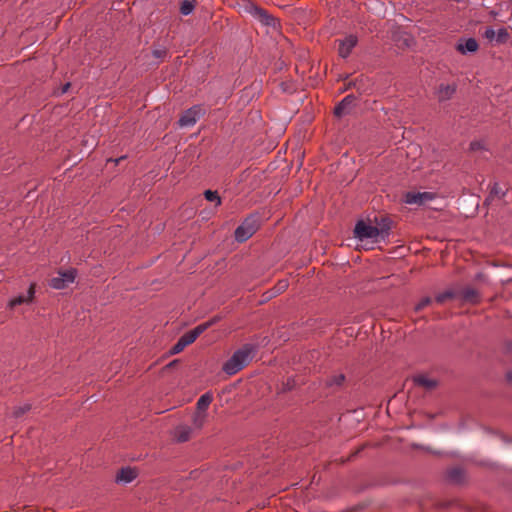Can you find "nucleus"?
Returning a JSON list of instances; mask_svg holds the SVG:
<instances>
[{
  "label": "nucleus",
  "mask_w": 512,
  "mask_h": 512,
  "mask_svg": "<svg viewBox=\"0 0 512 512\" xmlns=\"http://www.w3.org/2000/svg\"><path fill=\"white\" fill-rule=\"evenodd\" d=\"M470 146H471V149H475V148H477V145H475V143H471V145H470Z\"/></svg>",
  "instance_id": "nucleus-34"
},
{
  "label": "nucleus",
  "mask_w": 512,
  "mask_h": 512,
  "mask_svg": "<svg viewBox=\"0 0 512 512\" xmlns=\"http://www.w3.org/2000/svg\"><path fill=\"white\" fill-rule=\"evenodd\" d=\"M390 225L383 223L380 227L373 226L360 220L356 223L354 228V236L360 241L372 240V242H379L385 240L389 236Z\"/></svg>",
  "instance_id": "nucleus-2"
},
{
  "label": "nucleus",
  "mask_w": 512,
  "mask_h": 512,
  "mask_svg": "<svg viewBox=\"0 0 512 512\" xmlns=\"http://www.w3.org/2000/svg\"><path fill=\"white\" fill-rule=\"evenodd\" d=\"M506 378L508 380V382L512 383V370L509 371L507 374H506Z\"/></svg>",
  "instance_id": "nucleus-31"
},
{
  "label": "nucleus",
  "mask_w": 512,
  "mask_h": 512,
  "mask_svg": "<svg viewBox=\"0 0 512 512\" xmlns=\"http://www.w3.org/2000/svg\"><path fill=\"white\" fill-rule=\"evenodd\" d=\"M355 101L356 97L354 95H347L344 97L334 108L335 116L341 117L350 113Z\"/></svg>",
  "instance_id": "nucleus-12"
},
{
  "label": "nucleus",
  "mask_w": 512,
  "mask_h": 512,
  "mask_svg": "<svg viewBox=\"0 0 512 512\" xmlns=\"http://www.w3.org/2000/svg\"><path fill=\"white\" fill-rule=\"evenodd\" d=\"M258 228V218L256 216H249L235 230V239L238 242H245L255 234Z\"/></svg>",
  "instance_id": "nucleus-3"
},
{
  "label": "nucleus",
  "mask_w": 512,
  "mask_h": 512,
  "mask_svg": "<svg viewBox=\"0 0 512 512\" xmlns=\"http://www.w3.org/2000/svg\"><path fill=\"white\" fill-rule=\"evenodd\" d=\"M435 198V194L431 192H407L404 201L407 204L422 205Z\"/></svg>",
  "instance_id": "nucleus-9"
},
{
  "label": "nucleus",
  "mask_w": 512,
  "mask_h": 512,
  "mask_svg": "<svg viewBox=\"0 0 512 512\" xmlns=\"http://www.w3.org/2000/svg\"><path fill=\"white\" fill-rule=\"evenodd\" d=\"M505 194L506 191H504L498 183L493 184L490 192V197L496 196L498 198H502L505 196Z\"/></svg>",
  "instance_id": "nucleus-27"
},
{
  "label": "nucleus",
  "mask_w": 512,
  "mask_h": 512,
  "mask_svg": "<svg viewBox=\"0 0 512 512\" xmlns=\"http://www.w3.org/2000/svg\"><path fill=\"white\" fill-rule=\"evenodd\" d=\"M195 8V0H183L180 4V13L187 16L193 12Z\"/></svg>",
  "instance_id": "nucleus-20"
},
{
  "label": "nucleus",
  "mask_w": 512,
  "mask_h": 512,
  "mask_svg": "<svg viewBox=\"0 0 512 512\" xmlns=\"http://www.w3.org/2000/svg\"><path fill=\"white\" fill-rule=\"evenodd\" d=\"M204 195L208 201L216 202L217 205L221 204V198L218 195L217 191L206 190Z\"/></svg>",
  "instance_id": "nucleus-26"
},
{
  "label": "nucleus",
  "mask_w": 512,
  "mask_h": 512,
  "mask_svg": "<svg viewBox=\"0 0 512 512\" xmlns=\"http://www.w3.org/2000/svg\"><path fill=\"white\" fill-rule=\"evenodd\" d=\"M70 87V83H66L64 86H63V89H62V93H65L67 92L68 88Z\"/></svg>",
  "instance_id": "nucleus-32"
},
{
  "label": "nucleus",
  "mask_w": 512,
  "mask_h": 512,
  "mask_svg": "<svg viewBox=\"0 0 512 512\" xmlns=\"http://www.w3.org/2000/svg\"><path fill=\"white\" fill-rule=\"evenodd\" d=\"M216 322V319L204 322L193 328L192 330L184 333L179 340L187 347L192 344L204 331Z\"/></svg>",
  "instance_id": "nucleus-5"
},
{
  "label": "nucleus",
  "mask_w": 512,
  "mask_h": 512,
  "mask_svg": "<svg viewBox=\"0 0 512 512\" xmlns=\"http://www.w3.org/2000/svg\"><path fill=\"white\" fill-rule=\"evenodd\" d=\"M459 297L463 302L470 304H478L481 299L479 292L472 287L464 288L459 293Z\"/></svg>",
  "instance_id": "nucleus-14"
},
{
  "label": "nucleus",
  "mask_w": 512,
  "mask_h": 512,
  "mask_svg": "<svg viewBox=\"0 0 512 512\" xmlns=\"http://www.w3.org/2000/svg\"><path fill=\"white\" fill-rule=\"evenodd\" d=\"M122 159H123V157L118 158V159H115V163H116V164H117V163H119Z\"/></svg>",
  "instance_id": "nucleus-36"
},
{
  "label": "nucleus",
  "mask_w": 512,
  "mask_h": 512,
  "mask_svg": "<svg viewBox=\"0 0 512 512\" xmlns=\"http://www.w3.org/2000/svg\"><path fill=\"white\" fill-rule=\"evenodd\" d=\"M185 347L186 346L182 343V341L178 339V341L171 348L170 353L172 355L178 354V353L182 352L185 349Z\"/></svg>",
  "instance_id": "nucleus-28"
},
{
  "label": "nucleus",
  "mask_w": 512,
  "mask_h": 512,
  "mask_svg": "<svg viewBox=\"0 0 512 512\" xmlns=\"http://www.w3.org/2000/svg\"><path fill=\"white\" fill-rule=\"evenodd\" d=\"M457 91V85L455 83L452 84H444L441 83L435 91V96L438 102H445L454 96Z\"/></svg>",
  "instance_id": "nucleus-10"
},
{
  "label": "nucleus",
  "mask_w": 512,
  "mask_h": 512,
  "mask_svg": "<svg viewBox=\"0 0 512 512\" xmlns=\"http://www.w3.org/2000/svg\"><path fill=\"white\" fill-rule=\"evenodd\" d=\"M479 48L478 42L474 38H468L464 43L459 42L456 46L457 51L461 54L476 52Z\"/></svg>",
  "instance_id": "nucleus-15"
},
{
  "label": "nucleus",
  "mask_w": 512,
  "mask_h": 512,
  "mask_svg": "<svg viewBox=\"0 0 512 512\" xmlns=\"http://www.w3.org/2000/svg\"><path fill=\"white\" fill-rule=\"evenodd\" d=\"M252 15L255 19H257L260 23L265 26L272 27L277 29L279 27V23L277 18L271 15L267 10L254 6L252 10Z\"/></svg>",
  "instance_id": "nucleus-7"
},
{
  "label": "nucleus",
  "mask_w": 512,
  "mask_h": 512,
  "mask_svg": "<svg viewBox=\"0 0 512 512\" xmlns=\"http://www.w3.org/2000/svg\"><path fill=\"white\" fill-rule=\"evenodd\" d=\"M432 302L431 298L430 297H425L423 298L416 306H415V311H420L422 310L423 308H425L426 306H428L430 303Z\"/></svg>",
  "instance_id": "nucleus-29"
},
{
  "label": "nucleus",
  "mask_w": 512,
  "mask_h": 512,
  "mask_svg": "<svg viewBox=\"0 0 512 512\" xmlns=\"http://www.w3.org/2000/svg\"><path fill=\"white\" fill-rule=\"evenodd\" d=\"M509 32L506 28H500L498 29V31L496 32V42L498 44H504L508 41L509 39Z\"/></svg>",
  "instance_id": "nucleus-23"
},
{
  "label": "nucleus",
  "mask_w": 512,
  "mask_h": 512,
  "mask_svg": "<svg viewBox=\"0 0 512 512\" xmlns=\"http://www.w3.org/2000/svg\"><path fill=\"white\" fill-rule=\"evenodd\" d=\"M191 428L188 426H179L174 431V438L177 442L183 443L190 439Z\"/></svg>",
  "instance_id": "nucleus-17"
},
{
  "label": "nucleus",
  "mask_w": 512,
  "mask_h": 512,
  "mask_svg": "<svg viewBox=\"0 0 512 512\" xmlns=\"http://www.w3.org/2000/svg\"><path fill=\"white\" fill-rule=\"evenodd\" d=\"M484 37L490 41L496 40V31L493 28L489 27L485 30Z\"/></svg>",
  "instance_id": "nucleus-30"
},
{
  "label": "nucleus",
  "mask_w": 512,
  "mask_h": 512,
  "mask_svg": "<svg viewBox=\"0 0 512 512\" xmlns=\"http://www.w3.org/2000/svg\"><path fill=\"white\" fill-rule=\"evenodd\" d=\"M254 353L255 348L253 345H243L223 364L222 370L229 376L235 375L250 363Z\"/></svg>",
  "instance_id": "nucleus-1"
},
{
  "label": "nucleus",
  "mask_w": 512,
  "mask_h": 512,
  "mask_svg": "<svg viewBox=\"0 0 512 512\" xmlns=\"http://www.w3.org/2000/svg\"><path fill=\"white\" fill-rule=\"evenodd\" d=\"M202 114V108L198 105L187 109L178 120L180 127L193 126Z\"/></svg>",
  "instance_id": "nucleus-6"
},
{
  "label": "nucleus",
  "mask_w": 512,
  "mask_h": 512,
  "mask_svg": "<svg viewBox=\"0 0 512 512\" xmlns=\"http://www.w3.org/2000/svg\"><path fill=\"white\" fill-rule=\"evenodd\" d=\"M456 296H457V294L454 291L447 290V291L437 294L435 297V301L439 304H442L447 300H451V299L455 298Z\"/></svg>",
  "instance_id": "nucleus-21"
},
{
  "label": "nucleus",
  "mask_w": 512,
  "mask_h": 512,
  "mask_svg": "<svg viewBox=\"0 0 512 512\" xmlns=\"http://www.w3.org/2000/svg\"><path fill=\"white\" fill-rule=\"evenodd\" d=\"M35 296V284L31 283L26 295H19L8 302V307L13 309L22 304L32 303Z\"/></svg>",
  "instance_id": "nucleus-11"
},
{
  "label": "nucleus",
  "mask_w": 512,
  "mask_h": 512,
  "mask_svg": "<svg viewBox=\"0 0 512 512\" xmlns=\"http://www.w3.org/2000/svg\"><path fill=\"white\" fill-rule=\"evenodd\" d=\"M279 289H284L286 287V283L285 282H279Z\"/></svg>",
  "instance_id": "nucleus-33"
},
{
  "label": "nucleus",
  "mask_w": 512,
  "mask_h": 512,
  "mask_svg": "<svg viewBox=\"0 0 512 512\" xmlns=\"http://www.w3.org/2000/svg\"><path fill=\"white\" fill-rule=\"evenodd\" d=\"M213 400V397L210 393H205L200 396V398L197 401V409L199 411L205 412L209 405L211 404Z\"/></svg>",
  "instance_id": "nucleus-18"
},
{
  "label": "nucleus",
  "mask_w": 512,
  "mask_h": 512,
  "mask_svg": "<svg viewBox=\"0 0 512 512\" xmlns=\"http://www.w3.org/2000/svg\"><path fill=\"white\" fill-rule=\"evenodd\" d=\"M470 146H471V149H475V148H477V145H475V143H471V145H470Z\"/></svg>",
  "instance_id": "nucleus-35"
},
{
  "label": "nucleus",
  "mask_w": 512,
  "mask_h": 512,
  "mask_svg": "<svg viewBox=\"0 0 512 512\" xmlns=\"http://www.w3.org/2000/svg\"><path fill=\"white\" fill-rule=\"evenodd\" d=\"M338 54L341 58H347L358 43L357 36L350 34L343 39H338Z\"/></svg>",
  "instance_id": "nucleus-8"
},
{
  "label": "nucleus",
  "mask_w": 512,
  "mask_h": 512,
  "mask_svg": "<svg viewBox=\"0 0 512 512\" xmlns=\"http://www.w3.org/2000/svg\"><path fill=\"white\" fill-rule=\"evenodd\" d=\"M30 409H31V405L30 404H24V405H21V406H17V407H15L13 409L12 416L14 418H20L25 413H27Z\"/></svg>",
  "instance_id": "nucleus-24"
},
{
  "label": "nucleus",
  "mask_w": 512,
  "mask_h": 512,
  "mask_svg": "<svg viewBox=\"0 0 512 512\" xmlns=\"http://www.w3.org/2000/svg\"><path fill=\"white\" fill-rule=\"evenodd\" d=\"M345 381V376L344 374H336V375H333L331 376L328 380H327V385L328 386H340L343 384V382Z\"/></svg>",
  "instance_id": "nucleus-25"
},
{
  "label": "nucleus",
  "mask_w": 512,
  "mask_h": 512,
  "mask_svg": "<svg viewBox=\"0 0 512 512\" xmlns=\"http://www.w3.org/2000/svg\"><path fill=\"white\" fill-rule=\"evenodd\" d=\"M138 476V471L136 468L132 467H123L119 470L115 477V481L117 483L128 484L131 483Z\"/></svg>",
  "instance_id": "nucleus-13"
},
{
  "label": "nucleus",
  "mask_w": 512,
  "mask_h": 512,
  "mask_svg": "<svg viewBox=\"0 0 512 512\" xmlns=\"http://www.w3.org/2000/svg\"><path fill=\"white\" fill-rule=\"evenodd\" d=\"M76 276L77 270L75 268L61 270L56 277L50 279L49 286L55 290L65 289L69 284L75 281Z\"/></svg>",
  "instance_id": "nucleus-4"
},
{
  "label": "nucleus",
  "mask_w": 512,
  "mask_h": 512,
  "mask_svg": "<svg viewBox=\"0 0 512 512\" xmlns=\"http://www.w3.org/2000/svg\"><path fill=\"white\" fill-rule=\"evenodd\" d=\"M413 381L416 385L424 387L427 390H432L438 385V382L435 379L429 378L425 375L415 376Z\"/></svg>",
  "instance_id": "nucleus-16"
},
{
  "label": "nucleus",
  "mask_w": 512,
  "mask_h": 512,
  "mask_svg": "<svg viewBox=\"0 0 512 512\" xmlns=\"http://www.w3.org/2000/svg\"><path fill=\"white\" fill-rule=\"evenodd\" d=\"M448 479L454 483H461L464 479L463 470L460 468H454L448 471Z\"/></svg>",
  "instance_id": "nucleus-19"
},
{
  "label": "nucleus",
  "mask_w": 512,
  "mask_h": 512,
  "mask_svg": "<svg viewBox=\"0 0 512 512\" xmlns=\"http://www.w3.org/2000/svg\"><path fill=\"white\" fill-rule=\"evenodd\" d=\"M152 55L154 58L162 61L168 55V50L164 46H154L152 49Z\"/></svg>",
  "instance_id": "nucleus-22"
}]
</instances>
